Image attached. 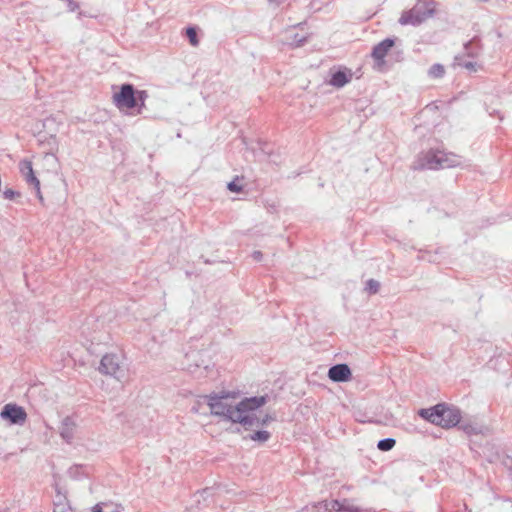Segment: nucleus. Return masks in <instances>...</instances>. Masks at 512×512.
Masks as SVG:
<instances>
[{"instance_id": "6e6552de", "label": "nucleus", "mask_w": 512, "mask_h": 512, "mask_svg": "<svg viewBox=\"0 0 512 512\" xmlns=\"http://www.w3.org/2000/svg\"><path fill=\"white\" fill-rule=\"evenodd\" d=\"M1 417L8 420L11 424H23L26 421L27 414L25 410L16 404H6L2 411Z\"/></svg>"}, {"instance_id": "0eeeda50", "label": "nucleus", "mask_w": 512, "mask_h": 512, "mask_svg": "<svg viewBox=\"0 0 512 512\" xmlns=\"http://www.w3.org/2000/svg\"><path fill=\"white\" fill-rule=\"evenodd\" d=\"M99 370L101 373L113 376L118 380L124 376V370L120 366L119 359L113 354H107L102 357Z\"/></svg>"}, {"instance_id": "bb28decb", "label": "nucleus", "mask_w": 512, "mask_h": 512, "mask_svg": "<svg viewBox=\"0 0 512 512\" xmlns=\"http://www.w3.org/2000/svg\"><path fill=\"white\" fill-rule=\"evenodd\" d=\"M462 429L467 433V434H472V433H476V428L471 426V425H463L462 426Z\"/></svg>"}, {"instance_id": "72a5a7b5", "label": "nucleus", "mask_w": 512, "mask_h": 512, "mask_svg": "<svg viewBox=\"0 0 512 512\" xmlns=\"http://www.w3.org/2000/svg\"><path fill=\"white\" fill-rule=\"evenodd\" d=\"M197 355H198V353H191V354L187 355V358L188 359H194V358H196Z\"/></svg>"}, {"instance_id": "cd10ccee", "label": "nucleus", "mask_w": 512, "mask_h": 512, "mask_svg": "<svg viewBox=\"0 0 512 512\" xmlns=\"http://www.w3.org/2000/svg\"><path fill=\"white\" fill-rule=\"evenodd\" d=\"M15 194H16L15 191H13L11 189H7V190L4 191V197L6 199H13Z\"/></svg>"}, {"instance_id": "9b49d317", "label": "nucleus", "mask_w": 512, "mask_h": 512, "mask_svg": "<svg viewBox=\"0 0 512 512\" xmlns=\"http://www.w3.org/2000/svg\"><path fill=\"white\" fill-rule=\"evenodd\" d=\"M320 505H322L325 508V510L329 511L333 510L336 512H362V510L358 506L354 505L348 500H344L342 502L338 500H333L331 502L324 501L320 503Z\"/></svg>"}, {"instance_id": "aec40b11", "label": "nucleus", "mask_w": 512, "mask_h": 512, "mask_svg": "<svg viewBox=\"0 0 512 512\" xmlns=\"http://www.w3.org/2000/svg\"><path fill=\"white\" fill-rule=\"evenodd\" d=\"M444 72V67L441 64H434L429 69V75L434 78L442 77Z\"/></svg>"}, {"instance_id": "473e14b6", "label": "nucleus", "mask_w": 512, "mask_h": 512, "mask_svg": "<svg viewBox=\"0 0 512 512\" xmlns=\"http://www.w3.org/2000/svg\"><path fill=\"white\" fill-rule=\"evenodd\" d=\"M188 369H189V371L191 373H195L197 369H200V365L199 364H195L194 368L192 367V365H189Z\"/></svg>"}, {"instance_id": "ddd939ff", "label": "nucleus", "mask_w": 512, "mask_h": 512, "mask_svg": "<svg viewBox=\"0 0 512 512\" xmlns=\"http://www.w3.org/2000/svg\"><path fill=\"white\" fill-rule=\"evenodd\" d=\"M19 169H20V172L22 173V175L24 176V178L26 179V181L33 185L37 191L39 192L40 190V182L39 180L36 178L35 174H34V171H33V167H32V162L29 161V160H23L20 162L19 164Z\"/></svg>"}, {"instance_id": "7c9ffc66", "label": "nucleus", "mask_w": 512, "mask_h": 512, "mask_svg": "<svg viewBox=\"0 0 512 512\" xmlns=\"http://www.w3.org/2000/svg\"><path fill=\"white\" fill-rule=\"evenodd\" d=\"M103 509V505H101V503H98L92 508V512H103Z\"/></svg>"}, {"instance_id": "f704fd0d", "label": "nucleus", "mask_w": 512, "mask_h": 512, "mask_svg": "<svg viewBox=\"0 0 512 512\" xmlns=\"http://www.w3.org/2000/svg\"><path fill=\"white\" fill-rule=\"evenodd\" d=\"M207 369H208V365L203 366V371H200L198 376L199 377L202 376L204 374V371H206Z\"/></svg>"}, {"instance_id": "5701e85b", "label": "nucleus", "mask_w": 512, "mask_h": 512, "mask_svg": "<svg viewBox=\"0 0 512 512\" xmlns=\"http://www.w3.org/2000/svg\"><path fill=\"white\" fill-rule=\"evenodd\" d=\"M101 505L104 507L103 512H120L122 509L121 505L113 502H101Z\"/></svg>"}, {"instance_id": "393cba45", "label": "nucleus", "mask_w": 512, "mask_h": 512, "mask_svg": "<svg viewBox=\"0 0 512 512\" xmlns=\"http://www.w3.org/2000/svg\"><path fill=\"white\" fill-rule=\"evenodd\" d=\"M227 188L234 193H238L242 189V187L239 184H237L236 181L229 182Z\"/></svg>"}, {"instance_id": "7ed1b4c3", "label": "nucleus", "mask_w": 512, "mask_h": 512, "mask_svg": "<svg viewBox=\"0 0 512 512\" xmlns=\"http://www.w3.org/2000/svg\"><path fill=\"white\" fill-rule=\"evenodd\" d=\"M419 415L432 424L451 428L460 423L461 411L455 406L440 403L432 408L421 409Z\"/></svg>"}, {"instance_id": "20e7f679", "label": "nucleus", "mask_w": 512, "mask_h": 512, "mask_svg": "<svg viewBox=\"0 0 512 512\" xmlns=\"http://www.w3.org/2000/svg\"><path fill=\"white\" fill-rule=\"evenodd\" d=\"M436 11V4L430 0H418L414 6L404 10L398 20L402 26H419L432 17Z\"/></svg>"}, {"instance_id": "dca6fc26", "label": "nucleus", "mask_w": 512, "mask_h": 512, "mask_svg": "<svg viewBox=\"0 0 512 512\" xmlns=\"http://www.w3.org/2000/svg\"><path fill=\"white\" fill-rule=\"evenodd\" d=\"M135 93H136L135 102H136L137 114H140L142 112V109L145 107V101L148 98V93L145 90H139V91L135 90Z\"/></svg>"}, {"instance_id": "4be33fe9", "label": "nucleus", "mask_w": 512, "mask_h": 512, "mask_svg": "<svg viewBox=\"0 0 512 512\" xmlns=\"http://www.w3.org/2000/svg\"><path fill=\"white\" fill-rule=\"evenodd\" d=\"M186 34H187V37L189 38V42L192 46H197L199 41H198V38H197V32H196V29L194 27H189L187 28L186 30Z\"/></svg>"}, {"instance_id": "412c9836", "label": "nucleus", "mask_w": 512, "mask_h": 512, "mask_svg": "<svg viewBox=\"0 0 512 512\" xmlns=\"http://www.w3.org/2000/svg\"><path fill=\"white\" fill-rule=\"evenodd\" d=\"M380 283L377 280L370 279L366 283V291L370 294H376L379 291Z\"/></svg>"}, {"instance_id": "423d86ee", "label": "nucleus", "mask_w": 512, "mask_h": 512, "mask_svg": "<svg viewBox=\"0 0 512 512\" xmlns=\"http://www.w3.org/2000/svg\"><path fill=\"white\" fill-rule=\"evenodd\" d=\"M136 93L132 84H123L120 87V91L114 93L113 103L120 109H133L136 108Z\"/></svg>"}, {"instance_id": "c85d7f7f", "label": "nucleus", "mask_w": 512, "mask_h": 512, "mask_svg": "<svg viewBox=\"0 0 512 512\" xmlns=\"http://www.w3.org/2000/svg\"><path fill=\"white\" fill-rule=\"evenodd\" d=\"M252 257L256 261H261L262 257H263V254L260 251H254L253 254H252Z\"/></svg>"}, {"instance_id": "6ab92c4d", "label": "nucleus", "mask_w": 512, "mask_h": 512, "mask_svg": "<svg viewBox=\"0 0 512 512\" xmlns=\"http://www.w3.org/2000/svg\"><path fill=\"white\" fill-rule=\"evenodd\" d=\"M395 444H396L395 439L385 438L378 442L377 448L381 451H389L395 446Z\"/></svg>"}, {"instance_id": "f257e3e1", "label": "nucleus", "mask_w": 512, "mask_h": 512, "mask_svg": "<svg viewBox=\"0 0 512 512\" xmlns=\"http://www.w3.org/2000/svg\"><path fill=\"white\" fill-rule=\"evenodd\" d=\"M238 393L220 392L208 395L207 405L212 415L223 417L224 419L241 425H251L255 423L252 418L253 408H260L267 402V396L246 397L241 401H236Z\"/></svg>"}, {"instance_id": "9d476101", "label": "nucleus", "mask_w": 512, "mask_h": 512, "mask_svg": "<svg viewBox=\"0 0 512 512\" xmlns=\"http://www.w3.org/2000/svg\"><path fill=\"white\" fill-rule=\"evenodd\" d=\"M394 46V40L390 38H386L376 46H374L372 50V57L377 62L378 66H382L384 64V59L388 54L389 50Z\"/></svg>"}, {"instance_id": "a878e982", "label": "nucleus", "mask_w": 512, "mask_h": 512, "mask_svg": "<svg viewBox=\"0 0 512 512\" xmlns=\"http://www.w3.org/2000/svg\"><path fill=\"white\" fill-rule=\"evenodd\" d=\"M305 37L304 36H299L298 34H296L294 36V40H293V43L296 44V46H301L304 42H305Z\"/></svg>"}, {"instance_id": "f8f14e48", "label": "nucleus", "mask_w": 512, "mask_h": 512, "mask_svg": "<svg viewBox=\"0 0 512 512\" xmlns=\"http://www.w3.org/2000/svg\"><path fill=\"white\" fill-rule=\"evenodd\" d=\"M328 377L334 382H345L351 377V370L347 364H337L328 371Z\"/></svg>"}, {"instance_id": "39448f33", "label": "nucleus", "mask_w": 512, "mask_h": 512, "mask_svg": "<svg viewBox=\"0 0 512 512\" xmlns=\"http://www.w3.org/2000/svg\"><path fill=\"white\" fill-rule=\"evenodd\" d=\"M43 127L50 133L44 131L38 135V142L43 147L47 148L51 154H55L59 150L58 140L56 133L58 131V122L54 117H48L43 122Z\"/></svg>"}, {"instance_id": "f3484780", "label": "nucleus", "mask_w": 512, "mask_h": 512, "mask_svg": "<svg viewBox=\"0 0 512 512\" xmlns=\"http://www.w3.org/2000/svg\"><path fill=\"white\" fill-rule=\"evenodd\" d=\"M67 473L70 478L79 479L83 475H86L88 472L86 467L82 465H74L68 469Z\"/></svg>"}, {"instance_id": "2eb2a0df", "label": "nucleus", "mask_w": 512, "mask_h": 512, "mask_svg": "<svg viewBox=\"0 0 512 512\" xmlns=\"http://www.w3.org/2000/svg\"><path fill=\"white\" fill-rule=\"evenodd\" d=\"M74 434V423L69 417H66L61 424L60 427V435L61 437L67 441L70 442L73 439Z\"/></svg>"}, {"instance_id": "f03ea898", "label": "nucleus", "mask_w": 512, "mask_h": 512, "mask_svg": "<svg viewBox=\"0 0 512 512\" xmlns=\"http://www.w3.org/2000/svg\"><path fill=\"white\" fill-rule=\"evenodd\" d=\"M463 158L460 155L439 149L421 152L413 163L414 170H440L461 166Z\"/></svg>"}, {"instance_id": "2f4dec72", "label": "nucleus", "mask_w": 512, "mask_h": 512, "mask_svg": "<svg viewBox=\"0 0 512 512\" xmlns=\"http://www.w3.org/2000/svg\"><path fill=\"white\" fill-rule=\"evenodd\" d=\"M471 45H472V43H471V42L467 43V44L465 45V49L467 50V53H468V55H469V56L475 57V56H477V53H474V52H470V51H469V48H470V46H471Z\"/></svg>"}, {"instance_id": "4468645a", "label": "nucleus", "mask_w": 512, "mask_h": 512, "mask_svg": "<svg viewBox=\"0 0 512 512\" xmlns=\"http://www.w3.org/2000/svg\"><path fill=\"white\" fill-rule=\"evenodd\" d=\"M259 408H253L252 418L255 419V423L251 425H242L246 430L252 429L254 427H263L267 425L270 421H273L275 418L270 414H265L263 417H259L257 415Z\"/></svg>"}, {"instance_id": "b1692460", "label": "nucleus", "mask_w": 512, "mask_h": 512, "mask_svg": "<svg viewBox=\"0 0 512 512\" xmlns=\"http://www.w3.org/2000/svg\"><path fill=\"white\" fill-rule=\"evenodd\" d=\"M460 65L462 67H464L465 69L469 70V71H477V63L476 62H472V61H465L463 63H460Z\"/></svg>"}, {"instance_id": "1a4fd4ad", "label": "nucleus", "mask_w": 512, "mask_h": 512, "mask_svg": "<svg viewBox=\"0 0 512 512\" xmlns=\"http://www.w3.org/2000/svg\"><path fill=\"white\" fill-rule=\"evenodd\" d=\"M353 78V72L351 69L342 67L336 71L331 70V77L329 84L336 88H342L348 84Z\"/></svg>"}, {"instance_id": "c756f323", "label": "nucleus", "mask_w": 512, "mask_h": 512, "mask_svg": "<svg viewBox=\"0 0 512 512\" xmlns=\"http://www.w3.org/2000/svg\"><path fill=\"white\" fill-rule=\"evenodd\" d=\"M66 1L68 3V7H69L70 11H74L78 7L74 1H72V0H66Z\"/></svg>"}, {"instance_id": "a211bd4d", "label": "nucleus", "mask_w": 512, "mask_h": 512, "mask_svg": "<svg viewBox=\"0 0 512 512\" xmlns=\"http://www.w3.org/2000/svg\"><path fill=\"white\" fill-rule=\"evenodd\" d=\"M271 437L270 432L266 430H259L250 435V439L255 442L265 443Z\"/></svg>"}]
</instances>
